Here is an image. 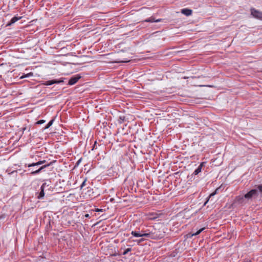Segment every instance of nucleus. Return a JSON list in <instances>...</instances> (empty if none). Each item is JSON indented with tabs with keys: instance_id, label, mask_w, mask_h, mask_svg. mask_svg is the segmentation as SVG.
I'll return each mask as SVG.
<instances>
[{
	"instance_id": "f257e3e1",
	"label": "nucleus",
	"mask_w": 262,
	"mask_h": 262,
	"mask_svg": "<svg viewBox=\"0 0 262 262\" xmlns=\"http://www.w3.org/2000/svg\"><path fill=\"white\" fill-rule=\"evenodd\" d=\"M131 234L136 237H146L151 239H160L164 236V233L156 229H148L145 231H132Z\"/></svg>"
},
{
	"instance_id": "f03ea898",
	"label": "nucleus",
	"mask_w": 262,
	"mask_h": 262,
	"mask_svg": "<svg viewBox=\"0 0 262 262\" xmlns=\"http://www.w3.org/2000/svg\"><path fill=\"white\" fill-rule=\"evenodd\" d=\"M258 191L262 193V185L256 186L255 188L251 189L248 192L246 193L244 196L240 198L241 202H243L244 200L247 201H251L255 199L258 196Z\"/></svg>"
},
{
	"instance_id": "7ed1b4c3",
	"label": "nucleus",
	"mask_w": 262,
	"mask_h": 262,
	"mask_svg": "<svg viewBox=\"0 0 262 262\" xmlns=\"http://www.w3.org/2000/svg\"><path fill=\"white\" fill-rule=\"evenodd\" d=\"M55 162V161H53L52 162H50L49 163L45 164L40 167H38V166H35V167H29L28 171L30 172L31 174H34L36 173H38L41 171L43 170L45 168L50 166V165H52Z\"/></svg>"
},
{
	"instance_id": "20e7f679",
	"label": "nucleus",
	"mask_w": 262,
	"mask_h": 262,
	"mask_svg": "<svg viewBox=\"0 0 262 262\" xmlns=\"http://www.w3.org/2000/svg\"><path fill=\"white\" fill-rule=\"evenodd\" d=\"M250 11L251 15L254 17L262 20V12L259 11L254 8H251Z\"/></svg>"
},
{
	"instance_id": "39448f33",
	"label": "nucleus",
	"mask_w": 262,
	"mask_h": 262,
	"mask_svg": "<svg viewBox=\"0 0 262 262\" xmlns=\"http://www.w3.org/2000/svg\"><path fill=\"white\" fill-rule=\"evenodd\" d=\"M80 78L78 75L71 77L69 80L68 84L72 85L75 84Z\"/></svg>"
},
{
	"instance_id": "423d86ee",
	"label": "nucleus",
	"mask_w": 262,
	"mask_h": 262,
	"mask_svg": "<svg viewBox=\"0 0 262 262\" xmlns=\"http://www.w3.org/2000/svg\"><path fill=\"white\" fill-rule=\"evenodd\" d=\"M206 162H203L202 163H201V164H200V165L198 166V167L194 171L193 173V174L194 175H197L200 172H201V170H202V168L203 167L205 166V165H206Z\"/></svg>"
},
{
	"instance_id": "0eeeda50",
	"label": "nucleus",
	"mask_w": 262,
	"mask_h": 262,
	"mask_svg": "<svg viewBox=\"0 0 262 262\" xmlns=\"http://www.w3.org/2000/svg\"><path fill=\"white\" fill-rule=\"evenodd\" d=\"M46 185V183H44L41 186V187H40V192H39L38 193V195L37 196V198L38 199H42L43 198V196L45 195L44 188H45V187Z\"/></svg>"
},
{
	"instance_id": "6e6552de",
	"label": "nucleus",
	"mask_w": 262,
	"mask_h": 262,
	"mask_svg": "<svg viewBox=\"0 0 262 262\" xmlns=\"http://www.w3.org/2000/svg\"><path fill=\"white\" fill-rule=\"evenodd\" d=\"M46 163V160L39 161L36 163H33L32 164H29L28 167H31L39 166L41 165L45 164Z\"/></svg>"
},
{
	"instance_id": "1a4fd4ad",
	"label": "nucleus",
	"mask_w": 262,
	"mask_h": 262,
	"mask_svg": "<svg viewBox=\"0 0 262 262\" xmlns=\"http://www.w3.org/2000/svg\"><path fill=\"white\" fill-rule=\"evenodd\" d=\"M181 13L186 16H189L191 15L192 11L189 9H183L181 10Z\"/></svg>"
},
{
	"instance_id": "9d476101",
	"label": "nucleus",
	"mask_w": 262,
	"mask_h": 262,
	"mask_svg": "<svg viewBox=\"0 0 262 262\" xmlns=\"http://www.w3.org/2000/svg\"><path fill=\"white\" fill-rule=\"evenodd\" d=\"M161 19H156L154 17L151 16L146 19L145 20V22H149V23H153V22H160L161 21Z\"/></svg>"
},
{
	"instance_id": "9b49d317",
	"label": "nucleus",
	"mask_w": 262,
	"mask_h": 262,
	"mask_svg": "<svg viewBox=\"0 0 262 262\" xmlns=\"http://www.w3.org/2000/svg\"><path fill=\"white\" fill-rule=\"evenodd\" d=\"M21 18V17H18L16 16L13 17L10 20V21L7 24V26H11L12 24L15 23L17 20L20 19Z\"/></svg>"
},
{
	"instance_id": "f8f14e48",
	"label": "nucleus",
	"mask_w": 262,
	"mask_h": 262,
	"mask_svg": "<svg viewBox=\"0 0 262 262\" xmlns=\"http://www.w3.org/2000/svg\"><path fill=\"white\" fill-rule=\"evenodd\" d=\"M224 188H223V185H221L219 187L216 189L215 191L211 194H210L209 198L212 196L214 195L219 190L224 189Z\"/></svg>"
},
{
	"instance_id": "ddd939ff",
	"label": "nucleus",
	"mask_w": 262,
	"mask_h": 262,
	"mask_svg": "<svg viewBox=\"0 0 262 262\" xmlns=\"http://www.w3.org/2000/svg\"><path fill=\"white\" fill-rule=\"evenodd\" d=\"M54 119H52L48 123V124L45 127L44 129H47L49 128L53 124L54 122Z\"/></svg>"
},
{
	"instance_id": "4468645a",
	"label": "nucleus",
	"mask_w": 262,
	"mask_h": 262,
	"mask_svg": "<svg viewBox=\"0 0 262 262\" xmlns=\"http://www.w3.org/2000/svg\"><path fill=\"white\" fill-rule=\"evenodd\" d=\"M204 230V228H202L198 230L196 232L192 234V236H195L199 234L201 232H202Z\"/></svg>"
},
{
	"instance_id": "2eb2a0df",
	"label": "nucleus",
	"mask_w": 262,
	"mask_h": 262,
	"mask_svg": "<svg viewBox=\"0 0 262 262\" xmlns=\"http://www.w3.org/2000/svg\"><path fill=\"white\" fill-rule=\"evenodd\" d=\"M147 181H137V185L138 186H144L145 185L144 183L145 182H146Z\"/></svg>"
},
{
	"instance_id": "dca6fc26",
	"label": "nucleus",
	"mask_w": 262,
	"mask_h": 262,
	"mask_svg": "<svg viewBox=\"0 0 262 262\" xmlns=\"http://www.w3.org/2000/svg\"><path fill=\"white\" fill-rule=\"evenodd\" d=\"M44 84L46 85H51L53 84L52 80L46 81L44 83Z\"/></svg>"
},
{
	"instance_id": "f3484780",
	"label": "nucleus",
	"mask_w": 262,
	"mask_h": 262,
	"mask_svg": "<svg viewBox=\"0 0 262 262\" xmlns=\"http://www.w3.org/2000/svg\"><path fill=\"white\" fill-rule=\"evenodd\" d=\"M132 251V249L129 248H127L123 252V255H126L129 252L131 251Z\"/></svg>"
},
{
	"instance_id": "a211bd4d",
	"label": "nucleus",
	"mask_w": 262,
	"mask_h": 262,
	"mask_svg": "<svg viewBox=\"0 0 262 262\" xmlns=\"http://www.w3.org/2000/svg\"><path fill=\"white\" fill-rule=\"evenodd\" d=\"M145 241V239L143 237H142L141 238L139 239H137L135 241L138 244H140L141 242Z\"/></svg>"
},
{
	"instance_id": "6ab92c4d",
	"label": "nucleus",
	"mask_w": 262,
	"mask_h": 262,
	"mask_svg": "<svg viewBox=\"0 0 262 262\" xmlns=\"http://www.w3.org/2000/svg\"><path fill=\"white\" fill-rule=\"evenodd\" d=\"M52 80L53 84H55V83H59L60 82H63V80H56V79H54V80Z\"/></svg>"
},
{
	"instance_id": "aec40b11",
	"label": "nucleus",
	"mask_w": 262,
	"mask_h": 262,
	"mask_svg": "<svg viewBox=\"0 0 262 262\" xmlns=\"http://www.w3.org/2000/svg\"><path fill=\"white\" fill-rule=\"evenodd\" d=\"M45 122V120H40L36 122V124H41Z\"/></svg>"
},
{
	"instance_id": "412c9836",
	"label": "nucleus",
	"mask_w": 262,
	"mask_h": 262,
	"mask_svg": "<svg viewBox=\"0 0 262 262\" xmlns=\"http://www.w3.org/2000/svg\"><path fill=\"white\" fill-rule=\"evenodd\" d=\"M242 262H251V260L250 259H245Z\"/></svg>"
},
{
	"instance_id": "4be33fe9",
	"label": "nucleus",
	"mask_w": 262,
	"mask_h": 262,
	"mask_svg": "<svg viewBox=\"0 0 262 262\" xmlns=\"http://www.w3.org/2000/svg\"><path fill=\"white\" fill-rule=\"evenodd\" d=\"M85 182H86V181H83L82 183V184H81V188H82L83 187V186H84V184H85Z\"/></svg>"
},
{
	"instance_id": "5701e85b",
	"label": "nucleus",
	"mask_w": 262,
	"mask_h": 262,
	"mask_svg": "<svg viewBox=\"0 0 262 262\" xmlns=\"http://www.w3.org/2000/svg\"><path fill=\"white\" fill-rule=\"evenodd\" d=\"M96 143H97V142H96V141H95V142L94 145V148H97V147H96Z\"/></svg>"
},
{
	"instance_id": "b1692460",
	"label": "nucleus",
	"mask_w": 262,
	"mask_h": 262,
	"mask_svg": "<svg viewBox=\"0 0 262 262\" xmlns=\"http://www.w3.org/2000/svg\"><path fill=\"white\" fill-rule=\"evenodd\" d=\"M95 211H96V212H98V208H96V209H95Z\"/></svg>"
},
{
	"instance_id": "393cba45",
	"label": "nucleus",
	"mask_w": 262,
	"mask_h": 262,
	"mask_svg": "<svg viewBox=\"0 0 262 262\" xmlns=\"http://www.w3.org/2000/svg\"><path fill=\"white\" fill-rule=\"evenodd\" d=\"M80 160H79L77 162V164H78L79 163H80Z\"/></svg>"
},
{
	"instance_id": "a878e982",
	"label": "nucleus",
	"mask_w": 262,
	"mask_h": 262,
	"mask_svg": "<svg viewBox=\"0 0 262 262\" xmlns=\"http://www.w3.org/2000/svg\"><path fill=\"white\" fill-rule=\"evenodd\" d=\"M113 200H114V199L111 198V199H110V201H113Z\"/></svg>"
},
{
	"instance_id": "bb28decb",
	"label": "nucleus",
	"mask_w": 262,
	"mask_h": 262,
	"mask_svg": "<svg viewBox=\"0 0 262 262\" xmlns=\"http://www.w3.org/2000/svg\"><path fill=\"white\" fill-rule=\"evenodd\" d=\"M103 55H99V57H103Z\"/></svg>"
},
{
	"instance_id": "cd10ccee",
	"label": "nucleus",
	"mask_w": 262,
	"mask_h": 262,
	"mask_svg": "<svg viewBox=\"0 0 262 262\" xmlns=\"http://www.w3.org/2000/svg\"><path fill=\"white\" fill-rule=\"evenodd\" d=\"M99 212L102 211V209H99Z\"/></svg>"
},
{
	"instance_id": "c85d7f7f",
	"label": "nucleus",
	"mask_w": 262,
	"mask_h": 262,
	"mask_svg": "<svg viewBox=\"0 0 262 262\" xmlns=\"http://www.w3.org/2000/svg\"><path fill=\"white\" fill-rule=\"evenodd\" d=\"M85 216H86V217H88V216H89V214H86V215H85Z\"/></svg>"
},
{
	"instance_id": "c756f323",
	"label": "nucleus",
	"mask_w": 262,
	"mask_h": 262,
	"mask_svg": "<svg viewBox=\"0 0 262 262\" xmlns=\"http://www.w3.org/2000/svg\"><path fill=\"white\" fill-rule=\"evenodd\" d=\"M105 219L104 217H102V219H101V220H104Z\"/></svg>"
}]
</instances>
